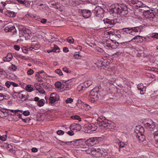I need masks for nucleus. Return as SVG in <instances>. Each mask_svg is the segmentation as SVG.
<instances>
[{
	"instance_id": "1",
	"label": "nucleus",
	"mask_w": 158,
	"mask_h": 158,
	"mask_svg": "<svg viewBox=\"0 0 158 158\" xmlns=\"http://www.w3.org/2000/svg\"><path fill=\"white\" fill-rule=\"evenodd\" d=\"M113 13L119 14L121 16H125L128 13L127 6L123 4L117 5L111 10Z\"/></svg>"
},
{
	"instance_id": "2",
	"label": "nucleus",
	"mask_w": 158,
	"mask_h": 158,
	"mask_svg": "<svg viewBox=\"0 0 158 158\" xmlns=\"http://www.w3.org/2000/svg\"><path fill=\"white\" fill-rule=\"evenodd\" d=\"M156 12L153 10H145L143 12V15L149 21L151 24H153L156 22V19L155 16Z\"/></svg>"
},
{
	"instance_id": "3",
	"label": "nucleus",
	"mask_w": 158,
	"mask_h": 158,
	"mask_svg": "<svg viewBox=\"0 0 158 158\" xmlns=\"http://www.w3.org/2000/svg\"><path fill=\"white\" fill-rule=\"evenodd\" d=\"M84 139H74L73 141L64 142L62 141H60V142L62 143H65L66 145L71 144L76 146L78 147L79 146L85 144L84 143Z\"/></svg>"
},
{
	"instance_id": "4",
	"label": "nucleus",
	"mask_w": 158,
	"mask_h": 158,
	"mask_svg": "<svg viewBox=\"0 0 158 158\" xmlns=\"http://www.w3.org/2000/svg\"><path fill=\"white\" fill-rule=\"evenodd\" d=\"M99 90V88L98 87H96L91 90L90 92V95L92 96V98L94 99L91 100L93 102L96 100H97L98 98V92Z\"/></svg>"
},
{
	"instance_id": "5",
	"label": "nucleus",
	"mask_w": 158,
	"mask_h": 158,
	"mask_svg": "<svg viewBox=\"0 0 158 158\" xmlns=\"http://www.w3.org/2000/svg\"><path fill=\"white\" fill-rule=\"evenodd\" d=\"M59 95L57 93H53L50 95L49 99V102L51 103H53L55 102L59 101Z\"/></svg>"
},
{
	"instance_id": "6",
	"label": "nucleus",
	"mask_w": 158,
	"mask_h": 158,
	"mask_svg": "<svg viewBox=\"0 0 158 158\" xmlns=\"http://www.w3.org/2000/svg\"><path fill=\"white\" fill-rule=\"evenodd\" d=\"M98 139V138H92L88 139L86 140L85 139L84 141V143L89 146H94L96 143V141Z\"/></svg>"
},
{
	"instance_id": "7",
	"label": "nucleus",
	"mask_w": 158,
	"mask_h": 158,
	"mask_svg": "<svg viewBox=\"0 0 158 158\" xmlns=\"http://www.w3.org/2000/svg\"><path fill=\"white\" fill-rule=\"evenodd\" d=\"M103 9L100 6L96 7L94 9V13L96 16L101 17L103 15Z\"/></svg>"
},
{
	"instance_id": "8",
	"label": "nucleus",
	"mask_w": 158,
	"mask_h": 158,
	"mask_svg": "<svg viewBox=\"0 0 158 158\" xmlns=\"http://www.w3.org/2000/svg\"><path fill=\"white\" fill-rule=\"evenodd\" d=\"M144 126L145 128L148 129H153L155 127V125L154 122L151 120H149L145 123Z\"/></svg>"
},
{
	"instance_id": "9",
	"label": "nucleus",
	"mask_w": 158,
	"mask_h": 158,
	"mask_svg": "<svg viewBox=\"0 0 158 158\" xmlns=\"http://www.w3.org/2000/svg\"><path fill=\"white\" fill-rule=\"evenodd\" d=\"M72 79H70L67 80H63L62 83H64V86L66 88V90H68L71 89L72 87L71 85L69 83L72 82Z\"/></svg>"
},
{
	"instance_id": "10",
	"label": "nucleus",
	"mask_w": 158,
	"mask_h": 158,
	"mask_svg": "<svg viewBox=\"0 0 158 158\" xmlns=\"http://www.w3.org/2000/svg\"><path fill=\"white\" fill-rule=\"evenodd\" d=\"M104 23L107 25V27H111L113 26L114 24V21L113 20H110L107 19H104L103 20Z\"/></svg>"
},
{
	"instance_id": "11",
	"label": "nucleus",
	"mask_w": 158,
	"mask_h": 158,
	"mask_svg": "<svg viewBox=\"0 0 158 158\" xmlns=\"http://www.w3.org/2000/svg\"><path fill=\"white\" fill-rule=\"evenodd\" d=\"M81 128V125L80 124L75 123L71 124L69 127L70 129H72L73 130H76L78 131H80Z\"/></svg>"
},
{
	"instance_id": "12",
	"label": "nucleus",
	"mask_w": 158,
	"mask_h": 158,
	"mask_svg": "<svg viewBox=\"0 0 158 158\" xmlns=\"http://www.w3.org/2000/svg\"><path fill=\"white\" fill-rule=\"evenodd\" d=\"M110 36H112L113 39L116 40H118L119 38L121 37L119 32L116 31L115 32H112V33L110 34Z\"/></svg>"
},
{
	"instance_id": "13",
	"label": "nucleus",
	"mask_w": 158,
	"mask_h": 158,
	"mask_svg": "<svg viewBox=\"0 0 158 158\" xmlns=\"http://www.w3.org/2000/svg\"><path fill=\"white\" fill-rule=\"evenodd\" d=\"M83 16L85 18H89L91 15V13L89 10H85L82 11Z\"/></svg>"
},
{
	"instance_id": "14",
	"label": "nucleus",
	"mask_w": 158,
	"mask_h": 158,
	"mask_svg": "<svg viewBox=\"0 0 158 158\" xmlns=\"http://www.w3.org/2000/svg\"><path fill=\"white\" fill-rule=\"evenodd\" d=\"M111 124H114L113 123L112 124H110L107 123H106L104 121H102L100 122L99 123V126H100L104 128L107 127L109 128L110 129L111 127H110V126Z\"/></svg>"
},
{
	"instance_id": "15",
	"label": "nucleus",
	"mask_w": 158,
	"mask_h": 158,
	"mask_svg": "<svg viewBox=\"0 0 158 158\" xmlns=\"http://www.w3.org/2000/svg\"><path fill=\"white\" fill-rule=\"evenodd\" d=\"M19 31V37L20 38L19 39L21 40H23L25 38L24 36L22 35V34L24 32L25 28L23 27L20 26L18 28Z\"/></svg>"
},
{
	"instance_id": "16",
	"label": "nucleus",
	"mask_w": 158,
	"mask_h": 158,
	"mask_svg": "<svg viewBox=\"0 0 158 158\" xmlns=\"http://www.w3.org/2000/svg\"><path fill=\"white\" fill-rule=\"evenodd\" d=\"M92 82L91 80H88L84 82L83 84V85L81 86L82 89H84L85 88L88 87L92 84Z\"/></svg>"
},
{
	"instance_id": "17",
	"label": "nucleus",
	"mask_w": 158,
	"mask_h": 158,
	"mask_svg": "<svg viewBox=\"0 0 158 158\" xmlns=\"http://www.w3.org/2000/svg\"><path fill=\"white\" fill-rule=\"evenodd\" d=\"M13 58L12 54L10 53H8L7 56L3 59V60L4 61H10Z\"/></svg>"
},
{
	"instance_id": "18",
	"label": "nucleus",
	"mask_w": 158,
	"mask_h": 158,
	"mask_svg": "<svg viewBox=\"0 0 158 158\" xmlns=\"http://www.w3.org/2000/svg\"><path fill=\"white\" fill-rule=\"evenodd\" d=\"M136 137L139 142H142L144 140L145 136L143 134H138Z\"/></svg>"
},
{
	"instance_id": "19",
	"label": "nucleus",
	"mask_w": 158,
	"mask_h": 158,
	"mask_svg": "<svg viewBox=\"0 0 158 158\" xmlns=\"http://www.w3.org/2000/svg\"><path fill=\"white\" fill-rule=\"evenodd\" d=\"M137 88L139 90H140V93L141 94H144L145 91L143 90V89L144 88V86L143 85V84L140 83L138 84L137 85Z\"/></svg>"
},
{
	"instance_id": "20",
	"label": "nucleus",
	"mask_w": 158,
	"mask_h": 158,
	"mask_svg": "<svg viewBox=\"0 0 158 158\" xmlns=\"http://www.w3.org/2000/svg\"><path fill=\"white\" fill-rule=\"evenodd\" d=\"M133 40H137L136 41H135V42H142L143 41V39L142 38V37L139 36V35H137L135 36V37L133 38L130 41H132Z\"/></svg>"
},
{
	"instance_id": "21",
	"label": "nucleus",
	"mask_w": 158,
	"mask_h": 158,
	"mask_svg": "<svg viewBox=\"0 0 158 158\" xmlns=\"http://www.w3.org/2000/svg\"><path fill=\"white\" fill-rule=\"evenodd\" d=\"M19 3L24 5L26 7L29 6L30 4L26 0H16Z\"/></svg>"
},
{
	"instance_id": "22",
	"label": "nucleus",
	"mask_w": 158,
	"mask_h": 158,
	"mask_svg": "<svg viewBox=\"0 0 158 158\" xmlns=\"http://www.w3.org/2000/svg\"><path fill=\"white\" fill-rule=\"evenodd\" d=\"M19 97L20 99H22L23 101H25L26 100L28 97V95H26L23 94H21L20 93H19Z\"/></svg>"
},
{
	"instance_id": "23",
	"label": "nucleus",
	"mask_w": 158,
	"mask_h": 158,
	"mask_svg": "<svg viewBox=\"0 0 158 158\" xmlns=\"http://www.w3.org/2000/svg\"><path fill=\"white\" fill-rule=\"evenodd\" d=\"M102 151L99 148L96 149V154L95 155V157H100L102 156Z\"/></svg>"
},
{
	"instance_id": "24",
	"label": "nucleus",
	"mask_w": 158,
	"mask_h": 158,
	"mask_svg": "<svg viewBox=\"0 0 158 158\" xmlns=\"http://www.w3.org/2000/svg\"><path fill=\"white\" fill-rule=\"evenodd\" d=\"M123 52V51L122 49L119 50L118 51H117L114 54L113 56L114 57L117 58L121 55Z\"/></svg>"
},
{
	"instance_id": "25",
	"label": "nucleus",
	"mask_w": 158,
	"mask_h": 158,
	"mask_svg": "<svg viewBox=\"0 0 158 158\" xmlns=\"http://www.w3.org/2000/svg\"><path fill=\"white\" fill-rule=\"evenodd\" d=\"M59 52L60 48L57 46H55L52 49L49 50L47 51V52L48 53H49L52 52Z\"/></svg>"
},
{
	"instance_id": "26",
	"label": "nucleus",
	"mask_w": 158,
	"mask_h": 158,
	"mask_svg": "<svg viewBox=\"0 0 158 158\" xmlns=\"http://www.w3.org/2000/svg\"><path fill=\"white\" fill-rule=\"evenodd\" d=\"M87 128L89 130L94 131L97 129V127L94 124H90L88 126Z\"/></svg>"
},
{
	"instance_id": "27",
	"label": "nucleus",
	"mask_w": 158,
	"mask_h": 158,
	"mask_svg": "<svg viewBox=\"0 0 158 158\" xmlns=\"http://www.w3.org/2000/svg\"><path fill=\"white\" fill-rule=\"evenodd\" d=\"M5 14L8 16L11 17H14L15 16V13L13 11H9L8 12H6Z\"/></svg>"
},
{
	"instance_id": "28",
	"label": "nucleus",
	"mask_w": 158,
	"mask_h": 158,
	"mask_svg": "<svg viewBox=\"0 0 158 158\" xmlns=\"http://www.w3.org/2000/svg\"><path fill=\"white\" fill-rule=\"evenodd\" d=\"M113 41L112 40H107L106 41V46L108 47L111 48Z\"/></svg>"
},
{
	"instance_id": "29",
	"label": "nucleus",
	"mask_w": 158,
	"mask_h": 158,
	"mask_svg": "<svg viewBox=\"0 0 158 158\" xmlns=\"http://www.w3.org/2000/svg\"><path fill=\"white\" fill-rule=\"evenodd\" d=\"M26 89L28 92H31L34 90L32 86L30 85H27L26 87Z\"/></svg>"
},
{
	"instance_id": "30",
	"label": "nucleus",
	"mask_w": 158,
	"mask_h": 158,
	"mask_svg": "<svg viewBox=\"0 0 158 158\" xmlns=\"http://www.w3.org/2000/svg\"><path fill=\"white\" fill-rule=\"evenodd\" d=\"M9 110L11 112H12V113H15V115H16V116H18V115L19 114L18 113V112H20L21 113L23 112V111L20 110Z\"/></svg>"
},
{
	"instance_id": "31",
	"label": "nucleus",
	"mask_w": 158,
	"mask_h": 158,
	"mask_svg": "<svg viewBox=\"0 0 158 158\" xmlns=\"http://www.w3.org/2000/svg\"><path fill=\"white\" fill-rule=\"evenodd\" d=\"M112 45L111 48L112 49H115L117 48L118 46L119 43L115 42V41H113V43H112Z\"/></svg>"
},
{
	"instance_id": "32",
	"label": "nucleus",
	"mask_w": 158,
	"mask_h": 158,
	"mask_svg": "<svg viewBox=\"0 0 158 158\" xmlns=\"http://www.w3.org/2000/svg\"><path fill=\"white\" fill-rule=\"evenodd\" d=\"M45 103V100L44 99H41L38 101L37 105L40 107H41L44 105Z\"/></svg>"
},
{
	"instance_id": "33",
	"label": "nucleus",
	"mask_w": 158,
	"mask_h": 158,
	"mask_svg": "<svg viewBox=\"0 0 158 158\" xmlns=\"http://www.w3.org/2000/svg\"><path fill=\"white\" fill-rule=\"evenodd\" d=\"M134 7H135V8L138 9V8L142 7V6H143L142 3L140 2H138V3H135L134 4Z\"/></svg>"
},
{
	"instance_id": "34",
	"label": "nucleus",
	"mask_w": 158,
	"mask_h": 158,
	"mask_svg": "<svg viewBox=\"0 0 158 158\" xmlns=\"http://www.w3.org/2000/svg\"><path fill=\"white\" fill-rule=\"evenodd\" d=\"M132 27H127V28H124L122 29V30L124 32H126L127 33H129L130 31L132 29Z\"/></svg>"
},
{
	"instance_id": "35",
	"label": "nucleus",
	"mask_w": 158,
	"mask_h": 158,
	"mask_svg": "<svg viewBox=\"0 0 158 158\" xmlns=\"http://www.w3.org/2000/svg\"><path fill=\"white\" fill-rule=\"evenodd\" d=\"M34 86L36 89L38 91H39L42 88L40 86V84L39 83H36L34 85Z\"/></svg>"
},
{
	"instance_id": "36",
	"label": "nucleus",
	"mask_w": 158,
	"mask_h": 158,
	"mask_svg": "<svg viewBox=\"0 0 158 158\" xmlns=\"http://www.w3.org/2000/svg\"><path fill=\"white\" fill-rule=\"evenodd\" d=\"M70 118L72 119L78 120L79 121H81V118L78 115L72 116H71Z\"/></svg>"
},
{
	"instance_id": "37",
	"label": "nucleus",
	"mask_w": 158,
	"mask_h": 158,
	"mask_svg": "<svg viewBox=\"0 0 158 158\" xmlns=\"http://www.w3.org/2000/svg\"><path fill=\"white\" fill-rule=\"evenodd\" d=\"M55 85L56 88H59L61 87L62 85L60 82L57 81L55 83Z\"/></svg>"
},
{
	"instance_id": "38",
	"label": "nucleus",
	"mask_w": 158,
	"mask_h": 158,
	"mask_svg": "<svg viewBox=\"0 0 158 158\" xmlns=\"http://www.w3.org/2000/svg\"><path fill=\"white\" fill-rule=\"evenodd\" d=\"M35 77L39 82L41 81H42L41 79V77L39 74L37 73V74L35 75Z\"/></svg>"
},
{
	"instance_id": "39",
	"label": "nucleus",
	"mask_w": 158,
	"mask_h": 158,
	"mask_svg": "<svg viewBox=\"0 0 158 158\" xmlns=\"http://www.w3.org/2000/svg\"><path fill=\"white\" fill-rule=\"evenodd\" d=\"M66 40L69 43H73L74 41V40L71 37H68Z\"/></svg>"
},
{
	"instance_id": "40",
	"label": "nucleus",
	"mask_w": 158,
	"mask_h": 158,
	"mask_svg": "<svg viewBox=\"0 0 158 158\" xmlns=\"http://www.w3.org/2000/svg\"><path fill=\"white\" fill-rule=\"evenodd\" d=\"M55 72L58 74L60 76H61L63 75V73L60 69H58L55 70Z\"/></svg>"
},
{
	"instance_id": "41",
	"label": "nucleus",
	"mask_w": 158,
	"mask_h": 158,
	"mask_svg": "<svg viewBox=\"0 0 158 158\" xmlns=\"http://www.w3.org/2000/svg\"><path fill=\"white\" fill-rule=\"evenodd\" d=\"M63 71L67 73H71V71L66 67H65L63 69Z\"/></svg>"
},
{
	"instance_id": "42",
	"label": "nucleus",
	"mask_w": 158,
	"mask_h": 158,
	"mask_svg": "<svg viewBox=\"0 0 158 158\" xmlns=\"http://www.w3.org/2000/svg\"><path fill=\"white\" fill-rule=\"evenodd\" d=\"M87 2H89L90 3H92L94 4H96L98 2V0H87Z\"/></svg>"
},
{
	"instance_id": "43",
	"label": "nucleus",
	"mask_w": 158,
	"mask_h": 158,
	"mask_svg": "<svg viewBox=\"0 0 158 158\" xmlns=\"http://www.w3.org/2000/svg\"><path fill=\"white\" fill-rule=\"evenodd\" d=\"M22 120L23 122L27 123L31 120V119L27 117L25 118H22Z\"/></svg>"
},
{
	"instance_id": "44",
	"label": "nucleus",
	"mask_w": 158,
	"mask_h": 158,
	"mask_svg": "<svg viewBox=\"0 0 158 158\" xmlns=\"http://www.w3.org/2000/svg\"><path fill=\"white\" fill-rule=\"evenodd\" d=\"M137 128H139V131L140 132V133H139V134H143L142 133H143L144 132L143 128L140 126H139L137 127Z\"/></svg>"
},
{
	"instance_id": "45",
	"label": "nucleus",
	"mask_w": 158,
	"mask_h": 158,
	"mask_svg": "<svg viewBox=\"0 0 158 158\" xmlns=\"http://www.w3.org/2000/svg\"><path fill=\"white\" fill-rule=\"evenodd\" d=\"M7 137V135H6L1 136L0 140H1L2 141H4L6 140Z\"/></svg>"
},
{
	"instance_id": "46",
	"label": "nucleus",
	"mask_w": 158,
	"mask_h": 158,
	"mask_svg": "<svg viewBox=\"0 0 158 158\" xmlns=\"http://www.w3.org/2000/svg\"><path fill=\"white\" fill-rule=\"evenodd\" d=\"M83 151H85L87 154H90L92 152V148H87V149L85 150H82Z\"/></svg>"
},
{
	"instance_id": "47",
	"label": "nucleus",
	"mask_w": 158,
	"mask_h": 158,
	"mask_svg": "<svg viewBox=\"0 0 158 158\" xmlns=\"http://www.w3.org/2000/svg\"><path fill=\"white\" fill-rule=\"evenodd\" d=\"M6 28H7L9 29L8 31H13V32H14L16 31V29L14 27H7Z\"/></svg>"
},
{
	"instance_id": "48",
	"label": "nucleus",
	"mask_w": 158,
	"mask_h": 158,
	"mask_svg": "<svg viewBox=\"0 0 158 158\" xmlns=\"http://www.w3.org/2000/svg\"><path fill=\"white\" fill-rule=\"evenodd\" d=\"M73 99L71 98H68L66 100L65 102L66 103H70L73 102Z\"/></svg>"
},
{
	"instance_id": "49",
	"label": "nucleus",
	"mask_w": 158,
	"mask_h": 158,
	"mask_svg": "<svg viewBox=\"0 0 158 158\" xmlns=\"http://www.w3.org/2000/svg\"><path fill=\"white\" fill-rule=\"evenodd\" d=\"M29 31L28 30H26L25 28V30L24 31V32L22 33V35L24 36L25 37L24 35L26 34H29Z\"/></svg>"
},
{
	"instance_id": "50",
	"label": "nucleus",
	"mask_w": 158,
	"mask_h": 158,
	"mask_svg": "<svg viewBox=\"0 0 158 158\" xmlns=\"http://www.w3.org/2000/svg\"><path fill=\"white\" fill-rule=\"evenodd\" d=\"M96 149L94 148H92V152H91L90 154L94 156H95L96 154Z\"/></svg>"
},
{
	"instance_id": "51",
	"label": "nucleus",
	"mask_w": 158,
	"mask_h": 158,
	"mask_svg": "<svg viewBox=\"0 0 158 158\" xmlns=\"http://www.w3.org/2000/svg\"><path fill=\"white\" fill-rule=\"evenodd\" d=\"M154 138L156 141L155 146L156 147H158V136H156Z\"/></svg>"
},
{
	"instance_id": "52",
	"label": "nucleus",
	"mask_w": 158,
	"mask_h": 158,
	"mask_svg": "<svg viewBox=\"0 0 158 158\" xmlns=\"http://www.w3.org/2000/svg\"><path fill=\"white\" fill-rule=\"evenodd\" d=\"M154 138L156 141L155 146L156 147H158V136H156Z\"/></svg>"
},
{
	"instance_id": "53",
	"label": "nucleus",
	"mask_w": 158,
	"mask_h": 158,
	"mask_svg": "<svg viewBox=\"0 0 158 158\" xmlns=\"http://www.w3.org/2000/svg\"><path fill=\"white\" fill-rule=\"evenodd\" d=\"M73 56L75 59H80L81 58V56L79 54H74Z\"/></svg>"
},
{
	"instance_id": "54",
	"label": "nucleus",
	"mask_w": 158,
	"mask_h": 158,
	"mask_svg": "<svg viewBox=\"0 0 158 158\" xmlns=\"http://www.w3.org/2000/svg\"><path fill=\"white\" fill-rule=\"evenodd\" d=\"M38 21H40L42 23H45L47 22V19H41L39 18Z\"/></svg>"
},
{
	"instance_id": "55",
	"label": "nucleus",
	"mask_w": 158,
	"mask_h": 158,
	"mask_svg": "<svg viewBox=\"0 0 158 158\" xmlns=\"http://www.w3.org/2000/svg\"><path fill=\"white\" fill-rule=\"evenodd\" d=\"M30 114V113L28 110L24 111L23 112V114L25 116H27Z\"/></svg>"
},
{
	"instance_id": "56",
	"label": "nucleus",
	"mask_w": 158,
	"mask_h": 158,
	"mask_svg": "<svg viewBox=\"0 0 158 158\" xmlns=\"http://www.w3.org/2000/svg\"><path fill=\"white\" fill-rule=\"evenodd\" d=\"M34 73V71L30 69L28 70L27 72V73L29 75H31Z\"/></svg>"
},
{
	"instance_id": "57",
	"label": "nucleus",
	"mask_w": 158,
	"mask_h": 158,
	"mask_svg": "<svg viewBox=\"0 0 158 158\" xmlns=\"http://www.w3.org/2000/svg\"><path fill=\"white\" fill-rule=\"evenodd\" d=\"M132 28L131 29L132 31H135L136 32H136H137L139 31L140 30L139 28H137L136 27H132Z\"/></svg>"
},
{
	"instance_id": "58",
	"label": "nucleus",
	"mask_w": 158,
	"mask_h": 158,
	"mask_svg": "<svg viewBox=\"0 0 158 158\" xmlns=\"http://www.w3.org/2000/svg\"><path fill=\"white\" fill-rule=\"evenodd\" d=\"M57 133L58 135H63L64 133V132L62 130H59L57 131Z\"/></svg>"
},
{
	"instance_id": "59",
	"label": "nucleus",
	"mask_w": 158,
	"mask_h": 158,
	"mask_svg": "<svg viewBox=\"0 0 158 158\" xmlns=\"http://www.w3.org/2000/svg\"><path fill=\"white\" fill-rule=\"evenodd\" d=\"M118 145H119V148H121L124 147L125 146V144L123 142H120L119 143Z\"/></svg>"
},
{
	"instance_id": "60",
	"label": "nucleus",
	"mask_w": 158,
	"mask_h": 158,
	"mask_svg": "<svg viewBox=\"0 0 158 158\" xmlns=\"http://www.w3.org/2000/svg\"><path fill=\"white\" fill-rule=\"evenodd\" d=\"M5 85L7 88H9L11 85V82L9 81L6 82L5 83Z\"/></svg>"
},
{
	"instance_id": "61",
	"label": "nucleus",
	"mask_w": 158,
	"mask_h": 158,
	"mask_svg": "<svg viewBox=\"0 0 158 158\" xmlns=\"http://www.w3.org/2000/svg\"><path fill=\"white\" fill-rule=\"evenodd\" d=\"M22 51L24 53H27L28 52V50L27 49L26 47H23L22 48Z\"/></svg>"
},
{
	"instance_id": "62",
	"label": "nucleus",
	"mask_w": 158,
	"mask_h": 158,
	"mask_svg": "<svg viewBox=\"0 0 158 158\" xmlns=\"http://www.w3.org/2000/svg\"><path fill=\"white\" fill-rule=\"evenodd\" d=\"M70 136H72L74 135V133L73 131L71 130L70 131H68V132H66Z\"/></svg>"
},
{
	"instance_id": "63",
	"label": "nucleus",
	"mask_w": 158,
	"mask_h": 158,
	"mask_svg": "<svg viewBox=\"0 0 158 158\" xmlns=\"http://www.w3.org/2000/svg\"><path fill=\"white\" fill-rule=\"evenodd\" d=\"M11 68L12 70L14 71H15L17 69V67L14 64L12 65Z\"/></svg>"
},
{
	"instance_id": "64",
	"label": "nucleus",
	"mask_w": 158,
	"mask_h": 158,
	"mask_svg": "<svg viewBox=\"0 0 158 158\" xmlns=\"http://www.w3.org/2000/svg\"><path fill=\"white\" fill-rule=\"evenodd\" d=\"M11 85L14 87H17L18 86V85L17 83H16L13 82H11Z\"/></svg>"
}]
</instances>
